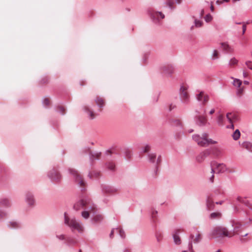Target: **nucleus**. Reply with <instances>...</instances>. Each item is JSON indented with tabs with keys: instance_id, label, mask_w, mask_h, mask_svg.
<instances>
[{
	"instance_id": "nucleus-40",
	"label": "nucleus",
	"mask_w": 252,
	"mask_h": 252,
	"mask_svg": "<svg viewBox=\"0 0 252 252\" xmlns=\"http://www.w3.org/2000/svg\"><path fill=\"white\" fill-rule=\"evenodd\" d=\"M106 168L108 170L112 171H114L115 168V165L114 164V163H113V162L107 163L106 164Z\"/></svg>"
},
{
	"instance_id": "nucleus-1",
	"label": "nucleus",
	"mask_w": 252,
	"mask_h": 252,
	"mask_svg": "<svg viewBox=\"0 0 252 252\" xmlns=\"http://www.w3.org/2000/svg\"><path fill=\"white\" fill-rule=\"evenodd\" d=\"M73 208L76 211L84 210L81 213L82 217L85 219H89L90 215H94L97 212L96 206L88 196H83L76 202Z\"/></svg>"
},
{
	"instance_id": "nucleus-61",
	"label": "nucleus",
	"mask_w": 252,
	"mask_h": 252,
	"mask_svg": "<svg viewBox=\"0 0 252 252\" xmlns=\"http://www.w3.org/2000/svg\"><path fill=\"white\" fill-rule=\"evenodd\" d=\"M204 13V9H201L200 11V17L201 18Z\"/></svg>"
},
{
	"instance_id": "nucleus-33",
	"label": "nucleus",
	"mask_w": 252,
	"mask_h": 252,
	"mask_svg": "<svg viewBox=\"0 0 252 252\" xmlns=\"http://www.w3.org/2000/svg\"><path fill=\"white\" fill-rule=\"evenodd\" d=\"M221 217V213L220 212H213L209 216V218L211 220L219 219Z\"/></svg>"
},
{
	"instance_id": "nucleus-17",
	"label": "nucleus",
	"mask_w": 252,
	"mask_h": 252,
	"mask_svg": "<svg viewBox=\"0 0 252 252\" xmlns=\"http://www.w3.org/2000/svg\"><path fill=\"white\" fill-rule=\"evenodd\" d=\"M211 154V151L209 149L205 150L200 153L196 158V160L198 162H203L205 159Z\"/></svg>"
},
{
	"instance_id": "nucleus-26",
	"label": "nucleus",
	"mask_w": 252,
	"mask_h": 252,
	"mask_svg": "<svg viewBox=\"0 0 252 252\" xmlns=\"http://www.w3.org/2000/svg\"><path fill=\"white\" fill-rule=\"evenodd\" d=\"M101 153L98 152H90L89 153V157L90 160L91 161H93L94 160L98 159Z\"/></svg>"
},
{
	"instance_id": "nucleus-6",
	"label": "nucleus",
	"mask_w": 252,
	"mask_h": 252,
	"mask_svg": "<svg viewBox=\"0 0 252 252\" xmlns=\"http://www.w3.org/2000/svg\"><path fill=\"white\" fill-rule=\"evenodd\" d=\"M237 201L238 204L235 206L233 208L234 212L235 214L239 213L240 216H242V213H246L247 216H248V213L247 212L243 211L241 212L239 211V206L240 204H244L245 206L247 207L249 209L252 210V204L250 203V201L246 198H244L242 197L238 196L237 198Z\"/></svg>"
},
{
	"instance_id": "nucleus-52",
	"label": "nucleus",
	"mask_w": 252,
	"mask_h": 252,
	"mask_svg": "<svg viewBox=\"0 0 252 252\" xmlns=\"http://www.w3.org/2000/svg\"><path fill=\"white\" fill-rule=\"evenodd\" d=\"M192 242H189L188 245V250H187L189 252H195L193 249Z\"/></svg>"
},
{
	"instance_id": "nucleus-56",
	"label": "nucleus",
	"mask_w": 252,
	"mask_h": 252,
	"mask_svg": "<svg viewBox=\"0 0 252 252\" xmlns=\"http://www.w3.org/2000/svg\"><path fill=\"white\" fill-rule=\"evenodd\" d=\"M246 64L248 68L252 70V63L251 61H247L246 62Z\"/></svg>"
},
{
	"instance_id": "nucleus-38",
	"label": "nucleus",
	"mask_w": 252,
	"mask_h": 252,
	"mask_svg": "<svg viewBox=\"0 0 252 252\" xmlns=\"http://www.w3.org/2000/svg\"><path fill=\"white\" fill-rule=\"evenodd\" d=\"M100 173L98 172H90L88 174V177L91 179H93L94 178H97L99 177Z\"/></svg>"
},
{
	"instance_id": "nucleus-16",
	"label": "nucleus",
	"mask_w": 252,
	"mask_h": 252,
	"mask_svg": "<svg viewBox=\"0 0 252 252\" xmlns=\"http://www.w3.org/2000/svg\"><path fill=\"white\" fill-rule=\"evenodd\" d=\"M194 120L196 125L199 126H205L207 123L206 117L202 115L196 116L194 118Z\"/></svg>"
},
{
	"instance_id": "nucleus-53",
	"label": "nucleus",
	"mask_w": 252,
	"mask_h": 252,
	"mask_svg": "<svg viewBox=\"0 0 252 252\" xmlns=\"http://www.w3.org/2000/svg\"><path fill=\"white\" fill-rule=\"evenodd\" d=\"M218 55H219V54H218L217 50H214L213 51V52L212 54V59L215 60V59L218 58Z\"/></svg>"
},
{
	"instance_id": "nucleus-20",
	"label": "nucleus",
	"mask_w": 252,
	"mask_h": 252,
	"mask_svg": "<svg viewBox=\"0 0 252 252\" xmlns=\"http://www.w3.org/2000/svg\"><path fill=\"white\" fill-rule=\"evenodd\" d=\"M217 169L218 170V173H224L225 171H227L229 173L232 172V171L228 170L226 165L224 163H215Z\"/></svg>"
},
{
	"instance_id": "nucleus-43",
	"label": "nucleus",
	"mask_w": 252,
	"mask_h": 252,
	"mask_svg": "<svg viewBox=\"0 0 252 252\" xmlns=\"http://www.w3.org/2000/svg\"><path fill=\"white\" fill-rule=\"evenodd\" d=\"M194 26L196 28H199L201 27L203 25V22L201 20H198L197 19H195L194 20Z\"/></svg>"
},
{
	"instance_id": "nucleus-50",
	"label": "nucleus",
	"mask_w": 252,
	"mask_h": 252,
	"mask_svg": "<svg viewBox=\"0 0 252 252\" xmlns=\"http://www.w3.org/2000/svg\"><path fill=\"white\" fill-rule=\"evenodd\" d=\"M116 230L119 232V235L122 238H125V234L124 230L122 229H118V228H116Z\"/></svg>"
},
{
	"instance_id": "nucleus-47",
	"label": "nucleus",
	"mask_w": 252,
	"mask_h": 252,
	"mask_svg": "<svg viewBox=\"0 0 252 252\" xmlns=\"http://www.w3.org/2000/svg\"><path fill=\"white\" fill-rule=\"evenodd\" d=\"M150 150V146L148 144H146L144 146H143L141 148V152H142L143 153H146V152H148Z\"/></svg>"
},
{
	"instance_id": "nucleus-8",
	"label": "nucleus",
	"mask_w": 252,
	"mask_h": 252,
	"mask_svg": "<svg viewBox=\"0 0 252 252\" xmlns=\"http://www.w3.org/2000/svg\"><path fill=\"white\" fill-rule=\"evenodd\" d=\"M148 13L152 21L156 24H159L160 20L165 17L164 15L162 12L153 9H149Z\"/></svg>"
},
{
	"instance_id": "nucleus-30",
	"label": "nucleus",
	"mask_w": 252,
	"mask_h": 252,
	"mask_svg": "<svg viewBox=\"0 0 252 252\" xmlns=\"http://www.w3.org/2000/svg\"><path fill=\"white\" fill-rule=\"evenodd\" d=\"M64 243L68 246H72L75 245L77 242L73 238L68 237H66Z\"/></svg>"
},
{
	"instance_id": "nucleus-29",
	"label": "nucleus",
	"mask_w": 252,
	"mask_h": 252,
	"mask_svg": "<svg viewBox=\"0 0 252 252\" xmlns=\"http://www.w3.org/2000/svg\"><path fill=\"white\" fill-rule=\"evenodd\" d=\"M103 220V217L101 215L98 214L94 216V217L91 219V221L93 223H98L101 222Z\"/></svg>"
},
{
	"instance_id": "nucleus-54",
	"label": "nucleus",
	"mask_w": 252,
	"mask_h": 252,
	"mask_svg": "<svg viewBox=\"0 0 252 252\" xmlns=\"http://www.w3.org/2000/svg\"><path fill=\"white\" fill-rule=\"evenodd\" d=\"M56 237L60 240H65V241H66V237H65V235L63 234L56 235Z\"/></svg>"
},
{
	"instance_id": "nucleus-39",
	"label": "nucleus",
	"mask_w": 252,
	"mask_h": 252,
	"mask_svg": "<svg viewBox=\"0 0 252 252\" xmlns=\"http://www.w3.org/2000/svg\"><path fill=\"white\" fill-rule=\"evenodd\" d=\"M232 136L234 140H237L240 138V132L239 130H235V131L232 134Z\"/></svg>"
},
{
	"instance_id": "nucleus-9",
	"label": "nucleus",
	"mask_w": 252,
	"mask_h": 252,
	"mask_svg": "<svg viewBox=\"0 0 252 252\" xmlns=\"http://www.w3.org/2000/svg\"><path fill=\"white\" fill-rule=\"evenodd\" d=\"M100 188L101 193L104 196L113 195L119 190L117 188L105 184L101 185Z\"/></svg>"
},
{
	"instance_id": "nucleus-13",
	"label": "nucleus",
	"mask_w": 252,
	"mask_h": 252,
	"mask_svg": "<svg viewBox=\"0 0 252 252\" xmlns=\"http://www.w3.org/2000/svg\"><path fill=\"white\" fill-rule=\"evenodd\" d=\"M160 158V156H159L158 158H157L156 154L155 153H149L148 155V161L156 166V170L158 169V165L159 164L161 161Z\"/></svg>"
},
{
	"instance_id": "nucleus-2",
	"label": "nucleus",
	"mask_w": 252,
	"mask_h": 252,
	"mask_svg": "<svg viewBox=\"0 0 252 252\" xmlns=\"http://www.w3.org/2000/svg\"><path fill=\"white\" fill-rule=\"evenodd\" d=\"M64 223L67 226L72 232L77 231L82 233L84 232V227L82 223L75 218H70L66 212L64 213Z\"/></svg>"
},
{
	"instance_id": "nucleus-36",
	"label": "nucleus",
	"mask_w": 252,
	"mask_h": 252,
	"mask_svg": "<svg viewBox=\"0 0 252 252\" xmlns=\"http://www.w3.org/2000/svg\"><path fill=\"white\" fill-rule=\"evenodd\" d=\"M155 236L158 243H160L162 239V233L160 231H157L155 233Z\"/></svg>"
},
{
	"instance_id": "nucleus-49",
	"label": "nucleus",
	"mask_w": 252,
	"mask_h": 252,
	"mask_svg": "<svg viewBox=\"0 0 252 252\" xmlns=\"http://www.w3.org/2000/svg\"><path fill=\"white\" fill-rule=\"evenodd\" d=\"M212 19L213 17L210 14H208L204 17V20L207 23L210 22Z\"/></svg>"
},
{
	"instance_id": "nucleus-11",
	"label": "nucleus",
	"mask_w": 252,
	"mask_h": 252,
	"mask_svg": "<svg viewBox=\"0 0 252 252\" xmlns=\"http://www.w3.org/2000/svg\"><path fill=\"white\" fill-rule=\"evenodd\" d=\"M25 201L29 207L33 208L35 204L33 193L31 191H27L25 193Z\"/></svg>"
},
{
	"instance_id": "nucleus-14",
	"label": "nucleus",
	"mask_w": 252,
	"mask_h": 252,
	"mask_svg": "<svg viewBox=\"0 0 252 252\" xmlns=\"http://www.w3.org/2000/svg\"><path fill=\"white\" fill-rule=\"evenodd\" d=\"M226 117L227 121L230 123V125L227 126L226 128L234 129L233 123L238 120L237 115L234 113L230 112L226 114Z\"/></svg>"
},
{
	"instance_id": "nucleus-21",
	"label": "nucleus",
	"mask_w": 252,
	"mask_h": 252,
	"mask_svg": "<svg viewBox=\"0 0 252 252\" xmlns=\"http://www.w3.org/2000/svg\"><path fill=\"white\" fill-rule=\"evenodd\" d=\"M8 169L7 167L4 164L0 163V181H3L4 175L8 173Z\"/></svg>"
},
{
	"instance_id": "nucleus-57",
	"label": "nucleus",
	"mask_w": 252,
	"mask_h": 252,
	"mask_svg": "<svg viewBox=\"0 0 252 252\" xmlns=\"http://www.w3.org/2000/svg\"><path fill=\"white\" fill-rule=\"evenodd\" d=\"M115 230H116V229H115V228H113V229H112V230H111V233H110V235H110V237L111 238H113V234H114V231H115Z\"/></svg>"
},
{
	"instance_id": "nucleus-55",
	"label": "nucleus",
	"mask_w": 252,
	"mask_h": 252,
	"mask_svg": "<svg viewBox=\"0 0 252 252\" xmlns=\"http://www.w3.org/2000/svg\"><path fill=\"white\" fill-rule=\"evenodd\" d=\"M211 173L212 174V175L211 176V177L209 178V181L211 183H213L214 182V180L215 171H214V169H213V168L212 167H211Z\"/></svg>"
},
{
	"instance_id": "nucleus-10",
	"label": "nucleus",
	"mask_w": 252,
	"mask_h": 252,
	"mask_svg": "<svg viewBox=\"0 0 252 252\" xmlns=\"http://www.w3.org/2000/svg\"><path fill=\"white\" fill-rule=\"evenodd\" d=\"M180 98L181 102L185 104L189 103V95L187 91V88L184 86H181L180 89Z\"/></svg>"
},
{
	"instance_id": "nucleus-45",
	"label": "nucleus",
	"mask_w": 252,
	"mask_h": 252,
	"mask_svg": "<svg viewBox=\"0 0 252 252\" xmlns=\"http://www.w3.org/2000/svg\"><path fill=\"white\" fill-rule=\"evenodd\" d=\"M171 123L173 125L181 126V123L178 119H172L171 121Z\"/></svg>"
},
{
	"instance_id": "nucleus-59",
	"label": "nucleus",
	"mask_w": 252,
	"mask_h": 252,
	"mask_svg": "<svg viewBox=\"0 0 252 252\" xmlns=\"http://www.w3.org/2000/svg\"><path fill=\"white\" fill-rule=\"evenodd\" d=\"M242 29H243V34H244V33L245 32L246 30V26L245 24H244L243 25Z\"/></svg>"
},
{
	"instance_id": "nucleus-64",
	"label": "nucleus",
	"mask_w": 252,
	"mask_h": 252,
	"mask_svg": "<svg viewBox=\"0 0 252 252\" xmlns=\"http://www.w3.org/2000/svg\"><path fill=\"white\" fill-rule=\"evenodd\" d=\"M47 82V78L43 79H42L41 80V82L42 83H46Z\"/></svg>"
},
{
	"instance_id": "nucleus-19",
	"label": "nucleus",
	"mask_w": 252,
	"mask_h": 252,
	"mask_svg": "<svg viewBox=\"0 0 252 252\" xmlns=\"http://www.w3.org/2000/svg\"><path fill=\"white\" fill-rule=\"evenodd\" d=\"M2 206L4 208H10L12 203L10 199L6 197H2L0 198V206Z\"/></svg>"
},
{
	"instance_id": "nucleus-28",
	"label": "nucleus",
	"mask_w": 252,
	"mask_h": 252,
	"mask_svg": "<svg viewBox=\"0 0 252 252\" xmlns=\"http://www.w3.org/2000/svg\"><path fill=\"white\" fill-rule=\"evenodd\" d=\"M215 203L210 199L207 198L206 200V208L207 210L210 211L214 209Z\"/></svg>"
},
{
	"instance_id": "nucleus-23",
	"label": "nucleus",
	"mask_w": 252,
	"mask_h": 252,
	"mask_svg": "<svg viewBox=\"0 0 252 252\" xmlns=\"http://www.w3.org/2000/svg\"><path fill=\"white\" fill-rule=\"evenodd\" d=\"M84 111L87 114L88 117L90 119L93 120L95 118V114L92 109L87 106L84 107Z\"/></svg>"
},
{
	"instance_id": "nucleus-32",
	"label": "nucleus",
	"mask_w": 252,
	"mask_h": 252,
	"mask_svg": "<svg viewBox=\"0 0 252 252\" xmlns=\"http://www.w3.org/2000/svg\"><path fill=\"white\" fill-rule=\"evenodd\" d=\"M242 147L247 149L250 152H252V143L249 141H245L242 143Z\"/></svg>"
},
{
	"instance_id": "nucleus-15",
	"label": "nucleus",
	"mask_w": 252,
	"mask_h": 252,
	"mask_svg": "<svg viewBox=\"0 0 252 252\" xmlns=\"http://www.w3.org/2000/svg\"><path fill=\"white\" fill-rule=\"evenodd\" d=\"M160 70L163 74L167 77H171L173 72L174 68L171 64H165L160 67Z\"/></svg>"
},
{
	"instance_id": "nucleus-62",
	"label": "nucleus",
	"mask_w": 252,
	"mask_h": 252,
	"mask_svg": "<svg viewBox=\"0 0 252 252\" xmlns=\"http://www.w3.org/2000/svg\"><path fill=\"white\" fill-rule=\"evenodd\" d=\"M222 2H223V1H220V0H217L216 1V3H217V4H218V5H220V4H222Z\"/></svg>"
},
{
	"instance_id": "nucleus-4",
	"label": "nucleus",
	"mask_w": 252,
	"mask_h": 252,
	"mask_svg": "<svg viewBox=\"0 0 252 252\" xmlns=\"http://www.w3.org/2000/svg\"><path fill=\"white\" fill-rule=\"evenodd\" d=\"M69 173L72 175L74 182L80 188L81 191H84L86 189L87 183L83 178L82 176L75 169L69 168L68 170Z\"/></svg>"
},
{
	"instance_id": "nucleus-7",
	"label": "nucleus",
	"mask_w": 252,
	"mask_h": 252,
	"mask_svg": "<svg viewBox=\"0 0 252 252\" xmlns=\"http://www.w3.org/2000/svg\"><path fill=\"white\" fill-rule=\"evenodd\" d=\"M47 177L53 183H59L62 180V176L57 168L54 167L47 173Z\"/></svg>"
},
{
	"instance_id": "nucleus-44",
	"label": "nucleus",
	"mask_w": 252,
	"mask_h": 252,
	"mask_svg": "<svg viewBox=\"0 0 252 252\" xmlns=\"http://www.w3.org/2000/svg\"><path fill=\"white\" fill-rule=\"evenodd\" d=\"M56 111L60 113L62 115L65 114V108L62 106H58L56 108Z\"/></svg>"
},
{
	"instance_id": "nucleus-27",
	"label": "nucleus",
	"mask_w": 252,
	"mask_h": 252,
	"mask_svg": "<svg viewBox=\"0 0 252 252\" xmlns=\"http://www.w3.org/2000/svg\"><path fill=\"white\" fill-rule=\"evenodd\" d=\"M7 226L11 229L18 228L20 227V224L16 221H11L7 223Z\"/></svg>"
},
{
	"instance_id": "nucleus-35",
	"label": "nucleus",
	"mask_w": 252,
	"mask_h": 252,
	"mask_svg": "<svg viewBox=\"0 0 252 252\" xmlns=\"http://www.w3.org/2000/svg\"><path fill=\"white\" fill-rule=\"evenodd\" d=\"M95 102L96 105L99 108H102L104 106V102L103 99L101 97H97V98L95 99Z\"/></svg>"
},
{
	"instance_id": "nucleus-3",
	"label": "nucleus",
	"mask_w": 252,
	"mask_h": 252,
	"mask_svg": "<svg viewBox=\"0 0 252 252\" xmlns=\"http://www.w3.org/2000/svg\"><path fill=\"white\" fill-rule=\"evenodd\" d=\"M209 235L214 239L220 238L224 236L232 237L227 229L222 226H217L213 227L210 232Z\"/></svg>"
},
{
	"instance_id": "nucleus-37",
	"label": "nucleus",
	"mask_w": 252,
	"mask_h": 252,
	"mask_svg": "<svg viewBox=\"0 0 252 252\" xmlns=\"http://www.w3.org/2000/svg\"><path fill=\"white\" fill-rule=\"evenodd\" d=\"M224 117L222 115L220 114L217 117V122L218 124L220 126L223 125Z\"/></svg>"
},
{
	"instance_id": "nucleus-48",
	"label": "nucleus",
	"mask_w": 252,
	"mask_h": 252,
	"mask_svg": "<svg viewBox=\"0 0 252 252\" xmlns=\"http://www.w3.org/2000/svg\"><path fill=\"white\" fill-rule=\"evenodd\" d=\"M238 60L236 59L235 58H233L229 61L228 63V65L232 66L233 65H235L237 63Z\"/></svg>"
},
{
	"instance_id": "nucleus-46",
	"label": "nucleus",
	"mask_w": 252,
	"mask_h": 252,
	"mask_svg": "<svg viewBox=\"0 0 252 252\" xmlns=\"http://www.w3.org/2000/svg\"><path fill=\"white\" fill-rule=\"evenodd\" d=\"M233 84L234 86L239 88L242 84V82L239 79H235L233 81Z\"/></svg>"
},
{
	"instance_id": "nucleus-58",
	"label": "nucleus",
	"mask_w": 252,
	"mask_h": 252,
	"mask_svg": "<svg viewBox=\"0 0 252 252\" xmlns=\"http://www.w3.org/2000/svg\"><path fill=\"white\" fill-rule=\"evenodd\" d=\"M242 92H243V89L241 88H239L237 90V95H240L242 93Z\"/></svg>"
},
{
	"instance_id": "nucleus-31",
	"label": "nucleus",
	"mask_w": 252,
	"mask_h": 252,
	"mask_svg": "<svg viewBox=\"0 0 252 252\" xmlns=\"http://www.w3.org/2000/svg\"><path fill=\"white\" fill-rule=\"evenodd\" d=\"M223 49L227 53H230L233 52V49L227 43L222 42L221 43Z\"/></svg>"
},
{
	"instance_id": "nucleus-24",
	"label": "nucleus",
	"mask_w": 252,
	"mask_h": 252,
	"mask_svg": "<svg viewBox=\"0 0 252 252\" xmlns=\"http://www.w3.org/2000/svg\"><path fill=\"white\" fill-rule=\"evenodd\" d=\"M198 233L196 234L195 238L193 234H190L189 238L193 240L192 242L194 244H197L201 242L202 240V236L201 234L198 231Z\"/></svg>"
},
{
	"instance_id": "nucleus-60",
	"label": "nucleus",
	"mask_w": 252,
	"mask_h": 252,
	"mask_svg": "<svg viewBox=\"0 0 252 252\" xmlns=\"http://www.w3.org/2000/svg\"><path fill=\"white\" fill-rule=\"evenodd\" d=\"M175 107V105H173V104H170V106H169V111H171L172 109H173Z\"/></svg>"
},
{
	"instance_id": "nucleus-41",
	"label": "nucleus",
	"mask_w": 252,
	"mask_h": 252,
	"mask_svg": "<svg viewBox=\"0 0 252 252\" xmlns=\"http://www.w3.org/2000/svg\"><path fill=\"white\" fill-rule=\"evenodd\" d=\"M158 214V211L155 210L153 208L151 209V214L152 219L154 220V221H155V220L157 219Z\"/></svg>"
},
{
	"instance_id": "nucleus-34",
	"label": "nucleus",
	"mask_w": 252,
	"mask_h": 252,
	"mask_svg": "<svg viewBox=\"0 0 252 252\" xmlns=\"http://www.w3.org/2000/svg\"><path fill=\"white\" fill-rule=\"evenodd\" d=\"M124 155H125V158L126 159H129L131 158L132 156V153L131 151L125 148L124 149Z\"/></svg>"
},
{
	"instance_id": "nucleus-12",
	"label": "nucleus",
	"mask_w": 252,
	"mask_h": 252,
	"mask_svg": "<svg viewBox=\"0 0 252 252\" xmlns=\"http://www.w3.org/2000/svg\"><path fill=\"white\" fill-rule=\"evenodd\" d=\"M195 97L197 101L200 102L202 105H205L209 99V95L205 94L203 91H198V93L196 94Z\"/></svg>"
},
{
	"instance_id": "nucleus-51",
	"label": "nucleus",
	"mask_w": 252,
	"mask_h": 252,
	"mask_svg": "<svg viewBox=\"0 0 252 252\" xmlns=\"http://www.w3.org/2000/svg\"><path fill=\"white\" fill-rule=\"evenodd\" d=\"M42 104L44 107H47L50 104L49 100L47 98H44L43 99Z\"/></svg>"
},
{
	"instance_id": "nucleus-42",
	"label": "nucleus",
	"mask_w": 252,
	"mask_h": 252,
	"mask_svg": "<svg viewBox=\"0 0 252 252\" xmlns=\"http://www.w3.org/2000/svg\"><path fill=\"white\" fill-rule=\"evenodd\" d=\"M166 4L171 10L175 9V7L174 6V2L173 0H167L166 2Z\"/></svg>"
},
{
	"instance_id": "nucleus-5",
	"label": "nucleus",
	"mask_w": 252,
	"mask_h": 252,
	"mask_svg": "<svg viewBox=\"0 0 252 252\" xmlns=\"http://www.w3.org/2000/svg\"><path fill=\"white\" fill-rule=\"evenodd\" d=\"M208 134L206 133H203L202 136L198 134H194L192 135V139L196 142L198 145L202 147H206L210 144H216L217 143V141L208 138Z\"/></svg>"
},
{
	"instance_id": "nucleus-63",
	"label": "nucleus",
	"mask_w": 252,
	"mask_h": 252,
	"mask_svg": "<svg viewBox=\"0 0 252 252\" xmlns=\"http://www.w3.org/2000/svg\"><path fill=\"white\" fill-rule=\"evenodd\" d=\"M214 112H215V109H212L210 111V112H209V114H210V115H212V114H213V113H214Z\"/></svg>"
},
{
	"instance_id": "nucleus-18",
	"label": "nucleus",
	"mask_w": 252,
	"mask_h": 252,
	"mask_svg": "<svg viewBox=\"0 0 252 252\" xmlns=\"http://www.w3.org/2000/svg\"><path fill=\"white\" fill-rule=\"evenodd\" d=\"M232 226L233 227V234L231 235L232 236L235 234L240 235V231L243 227L242 224L239 221H235L233 220L232 222Z\"/></svg>"
},
{
	"instance_id": "nucleus-22",
	"label": "nucleus",
	"mask_w": 252,
	"mask_h": 252,
	"mask_svg": "<svg viewBox=\"0 0 252 252\" xmlns=\"http://www.w3.org/2000/svg\"><path fill=\"white\" fill-rule=\"evenodd\" d=\"M180 233L179 230H176L173 234V239L174 242L176 245H180L181 243V239L179 236Z\"/></svg>"
},
{
	"instance_id": "nucleus-25",
	"label": "nucleus",
	"mask_w": 252,
	"mask_h": 252,
	"mask_svg": "<svg viewBox=\"0 0 252 252\" xmlns=\"http://www.w3.org/2000/svg\"><path fill=\"white\" fill-rule=\"evenodd\" d=\"M210 150L211 154H213L216 157H220L222 156L221 151L217 147H214Z\"/></svg>"
}]
</instances>
